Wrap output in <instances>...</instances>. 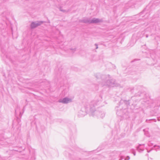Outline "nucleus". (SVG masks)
<instances>
[{
    "instance_id": "f257e3e1",
    "label": "nucleus",
    "mask_w": 160,
    "mask_h": 160,
    "mask_svg": "<svg viewBox=\"0 0 160 160\" xmlns=\"http://www.w3.org/2000/svg\"><path fill=\"white\" fill-rule=\"evenodd\" d=\"M95 77L97 78L101 79L99 81V85L102 87L118 86L115 80L111 79L109 75H102L100 73H98L96 74Z\"/></svg>"
},
{
    "instance_id": "f03ea898",
    "label": "nucleus",
    "mask_w": 160,
    "mask_h": 160,
    "mask_svg": "<svg viewBox=\"0 0 160 160\" xmlns=\"http://www.w3.org/2000/svg\"><path fill=\"white\" fill-rule=\"evenodd\" d=\"M98 104V101L97 100H93L89 103H86L84 106V109L82 108L79 111V115L80 117L84 116L89 110L92 112L94 111L95 107Z\"/></svg>"
},
{
    "instance_id": "7ed1b4c3",
    "label": "nucleus",
    "mask_w": 160,
    "mask_h": 160,
    "mask_svg": "<svg viewBox=\"0 0 160 160\" xmlns=\"http://www.w3.org/2000/svg\"><path fill=\"white\" fill-rule=\"evenodd\" d=\"M80 21L86 23H98L102 22V19H99L95 18H93L92 19L88 18H85L82 19Z\"/></svg>"
},
{
    "instance_id": "20e7f679",
    "label": "nucleus",
    "mask_w": 160,
    "mask_h": 160,
    "mask_svg": "<svg viewBox=\"0 0 160 160\" xmlns=\"http://www.w3.org/2000/svg\"><path fill=\"white\" fill-rule=\"evenodd\" d=\"M92 115L93 116L96 115L98 117H100L101 118L104 117L105 115V114L104 112H100L98 111H95V109H94L93 112H92Z\"/></svg>"
},
{
    "instance_id": "39448f33",
    "label": "nucleus",
    "mask_w": 160,
    "mask_h": 160,
    "mask_svg": "<svg viewBox=\"0 0 160 160\" xmlns=\"http://www.w3.org/2000/svg\"><path fill=\"white\" fill-rule=\"evenodd\" d=\"M58 102H59L66 104L71 102H72V99L70 98L66 97L62 99H60Z\"/></svg>"
},
{
    "instance_id": "423d86ee",
    "label": "nucleus",
    "mask_w": 160,
    "mask_h": 160,
    "mask_svg": "<svg viewBox=\"0 0 160 160\" xmlns=\"http://www.w3.org/2000/svg\"><path fill=\"white\" fill-rule=\"evenodd\" d=\"M43 21L34 22H32L31 27L32 28H34L43 23Z\"/></svg>"
},
{
    "instance_id": "0eeeda50",
    "label": "nucleus",
    "mask_w": 160,
    "mask_h": 160,
    "mask_svg": "<svg viewBox=\"0 0 160 160\" xmlns=\"http://www.w3.org/2000/svg\"><path fill=\"white\" fill-rule=\"evenodd\" d=\"M144 144L142 145L141 144L139 145V146L137 148V150L139 152H141L142 151L144 150Z\"/></svg>"
},
{
    "instance_id": "6e6552de",
    "label": "nucleus",
    "mask_w": 160,
    "mask_h": 160,
    "mask_svg": "<svg viewBox=\"0 0 160 160\" xmlns=\"http://www.w3.org/2000/svg\"><path fill=\"white\" fill-rule=\"evenodd\" d=\"M59 10L60 11L62 12H67L69 11V10H63V9H62V8H61V7L59 8Z\"/></svg>"
},
{
    "instance_id": "1a4fd4ad",
    "label": "nucleus",
    "mask_w": 160,
    "mask_h": 160,
    "mask_svg": "<svg viewBox=\"0 0 160 160\" xmlns=\"http://www.w3.org/2000/svg\"><path fill=\"white\" fill-rule=\"evenodd\" d=\"M130 158V157L129 156H127L126 158H125V159L124 160H129Z\"/></svg>"
},
{
    "instance_id": "9d476101",
    "label": "nucleus",
    "mask_w": 160,
    "mask_h": 160,
    "mask_svg": "<svg viewBox=\"0 0 160 160\" xmlns=\"http://www.w3.org/2000/svg\"><path fill=\"white\" fill-rule=\"evenodd\" d=\"M132 153H133V154L134 156H135L136 155L135 152L134 151V150H132Z\"/></svg>"
},
{
    "instance_id": "9b49d317",
    "label": "nucleus",
    "mask_w": 160,
    "mask_h": 160,
    "mask_svg": "<svg viewBox=\"0 0 160 160\" xmlns=\"http://www.w3.org/2000/svg\"><path fill=\"white\" fill-rule=\"evenodd\" d=\"M95 46H96V49H97L98 48V45L97 44H95Z\"/></svg>"
},
{
    "instance_id": "f8f14e48",
    "label": "nucleus",
    "mask_w": 160,
    "mask_h": 160,
    "mask_svg": "<svg viewBox=\"0 0 160 160\" xmlns=\"http://www.w3.org/2000/svg\"><path fill=\"white\" fill-rule=\"evenodd\" d=\"M123 158H122V157H121V158L119 159V160H122Z\"/></svg>"
},
{
    "instance_id": "ddd939ff",
    "label": "nucleus",
    "mask_w": 160,
    "mask_h": 160,
    "mask_svg": "<svg viewBox=\"0 0 160 160\" xmlns=\"http://www.w3.org/2000/svg\"><path fill=\"white\" fill-rule=\"evenodd\" d=\"M117 114H118V115H119V112H117Z\"/></svg>"
},
{
    "instance_id": "4468645a",
    "label": "nucleus",
    "mask_w": 160,
    "mask_h": 160,
    "mask_svg": "<svg viewBox=\"0 0 160 160\" xmlns=\"http://www.w3.org/2000/svg\"><path fill=\"white\" fill-rule=\"evenodd\" d=\"M146 37L147 38L148 37V36L147 35H146Z\"/></svg>"
},
{
    "instance_id": "2eb2a0df",
    "label": "nucleus",
    "mask_w": 160,
    "mask_h": 160,
    "mask_svg": "<svg viewBox=\"0 0 160 160\" xmlns=\"http://www.w3.org/2000/svg\"><path fill=\"white\" fill-rule=\"evenodd\" d=\"M150 152V151H148V152Z\"/></svg>"
}]
</instances>
